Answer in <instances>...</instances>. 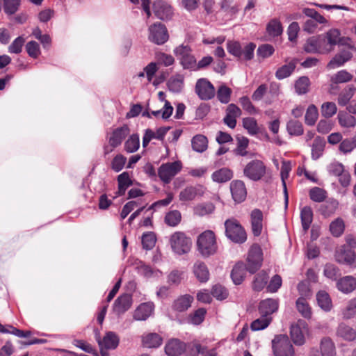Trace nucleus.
<instances>
[{
    "mask_svg": "<svg viewBox=\"0 0 356 356\" xmlns=\"http://www.w3.org/2000/svg\"><path fill=\"white\" fill-rule=\"evenodd\" d=\"M255 48L256 44L253 42L247 43L244 46L238 41L229 40L227 42V51L238 59L243 58L245 60L253 58Z\"/></svg>",
    "mask_w": 356,
    "mask_h": 356,
    "instance_id": "f257e3e1",
    "label": "nucleus"
},
{
    "mask_svg": "<svg viewBox=\"0 0 356 356\" xmlns=\"http://www.w3.org/2000/svg\"><path fill=\"white\" fill-rule=\"evenodd\" d=\"M197 250L204 257L213 254L217 250L216 236L212 231L207 230L199 235L197 241Z\"/></svg>",
    "mask_w": 356,
    "mask_h": 356,
    "instance_id": "f03ea898",
    "label": "nucleus"
},
{
    "mask_svg": "<svg viewBox=\"0 0 356 356\" xmlns=\"http://www.w3.org/2000/svg\"><path fill=\"white\" fill-rule=\"evenodd\" d=\"M226 236L232 242L243 243L247 239L245 229L235 219H228L225 222Z\"/></svg>",
    "mask_w": 356,
    "mask_h": 356,
    "instance_id": "7ed1b4c3",
    "label": "nucleus"
},
{
    "mask_svg": "<svg viewBox=\"0 0 356 356\" xmlns=\"http://www.w3.org/2000/svg\"><path fill=\"white\" fill-rule=\"evenodd\" d=\"M275 356H294V349L286 334L276 335L272 340Z\"/></svg>",
    "mask_w": 356,
    "mask_h": 356,
    "instance_id": "20e7f679",
    "label": "nucleus"
},
{
    "mask_svg": "<svg viewBox=\"0 0 356 356\" xmlns=\"http://www.w3.org/2000/svg\"><path fill=\"white\" fill-rule=\"evenodd\" d=\"M171 248L174 252L181 255L188 253L192 245V241L184 232H176L170 239Z\"/></svg>",
    "mask_w": 356,
    "mask_h": 356,
    "instance_id": "39448f33",
    "label": "nucleus"
},
{
    "mask_svg": "<svg viewBox=\"0 0 356 356\" xmlns=\"http://www.w3.org/2000/svg\"><path fill=\"white\" fill-rule=\"evenodd\" d=\"M309 332L308 324L303 320H298L290 327L291 339L296 346H302L305 343Z\"/></svg>",
    "mask_w": 356,
    "mask_h": 356,
    "instance_id": "423d86ee",
    "label": "nucleus"
},
{
    "mask_svg": "<svg viewBox=\"0 0 356 356\" xmlns=\"http://www.w3.org/2000/svg\"><path fill=\"white\" fill-rule=\"evenodd\" d=\"M182 169V163L180 161L163 163L158 169V175L160 179L165 184H169L173 177Z\"/></svg>",
    "mask_w": 356,
    "mask_h": 356,
    "instance_id": "0eeeda50",
    "label": "nucleus"
},
{
    "mask_svg": "<svg viewBox=\"0 0 356 356\" xmlns=\"http://www.w3.org/2000/svg\"><path fill=\"white\" fill-rule=\"evenodd\" d=\"M174 53L184 69L195 70L197 67L196 59L192 55L191 49L189 46L179 45L175 49Z\"/></svg>",
    "mask_w": 356,
    "mask_h": 356,
    "instance_id": "6e6552de",
    "label": "nucleus"
},
{
    "mask_svg": "<svg viewBox=\"0 0 356 356\" xmlns=\"http://www.w3.org/2000/svg\"><path fill=\"white\" fill-rule=\"evenodd\" d=\"M266 172V167L263 161L255 159L249 162L243 169L244 175L249 179L257 181L260 180Z\"/></svg>",
    "mask_w": 356,
    "mask_h": 356,
    "instance_id": "1a4fd4ad",
    "label": "nucleus"
},
{
    "mask_svg": "<svg viewBox=\"0 0 356 356\" xmlns=\"http://www.w3.org/2000/svg\"><path fill=\"white\" fill-rule=\"evenodd\" d=\"M262 261L263 253L261 248L256 244L252 245L247 257V270L251 274L256 273L261 268Z\"/></svg>",
    "mask_w": 356,
    "mask_h": 356,
    "instance_id": "9d476101",
    "label": "nucleus"
},
{
    "mask_svg": "<svg viewBox=\"0 0 356 356\" xmlns=\"http://www.w3.org/2000/svg\"><path fill=\"white\" fill-rule=\"evenodd\" d=\"M195 92L200 99L204 101L213 99L216 95V89L213 85L205 78L197 79L195 86Z\"/></svg>",
    "mask_w": 356,
    "mask_h": 356,
    "instance_id": "9b49d317",
    "label": "nucleus"
},
{
    "mask_svg": "<svg viewBox=\"0 0 356 356\" xmlns=\"http://www.w3.org/2000/svg\"><path fill=\"white\" fill-rule=\"evenodd\" d=\"M168 33L166 27L161 22L153 24L149 27V40L161 45L164 44L168 40Z\"/></svg>",
    "mask_w": 356,
    "mask_h": 356,
    "instance_id": "f8f14e48",
    "label": "nucleus"
},
{
    "mask_svg": "<svg viewBox=\"0 0 356 356\" xmlns=\"http://www.w3.org/2000/svg\"><path fill=\"white\" fill-rule=\"evenodd\" d=\"M351 50H356L353 45H348L347 48H343L332 58L328 63L327 67L330 69H334L343 66L346 63L350 60L353 57Z\"/></svg>",
    "mask_w": 356,
    "mask_h": 356,
    "instance_id": "ddd939ff",
    "label": "nucleus"
},
{
    "mask_svg": "<svg viewBox=\"0 0 356 356\" xmlns=\"http://www.w3.org/2000/svg\"><path fill=\"white\" fill-rule=\"evenodd\" d=\"M323 38L320 35L309 38L304 44L303 49L309 54H327V49L323 44Z\"/></svg>",
    "mask_w": 356,
    "mask_h": 356,
    "instance_id": "4468645a",
    "label": "nucleus"
},
{
    "mask_svg": "<svg viewBox=\"0 0 356 356\" xmlns=\"http://www.w3.org/2000/svg\"><path fill=\"white\" fill-rule=\"evenodd\" d=\"M154 15L161 20L170 19L173 14L172 6L163 0H156L153 3Z\"/></svg>",
    "mask_w": 356,
    "mask_h": 356,
    "instance_id": "2eb2a0df",
    "label": "nucleus"
},
{
    "mask_svg": "<svg viewBox=\"0 0 356 356\" xmlns=\"http://www.w3.org/2000/svg\"><path fill=\"white\" fill-rule=\"evenodd\" d=\"M129 133L130 129L129 126L127 124H124L122 127L115 129L108 138L110 146L113 148L118 147Z\"/></svg>",
    "mask_w": 356,
    "mask_h": 356,
    "instance_id": "dca6fc26",
    "label": "nucleus"
},
{
    "mask_svg": "<svg viewBox=\"0 0 356 356\" xmlns=\"http://www.w3.org/2000/svg\"><path fill=\"white\" fill-rule=\"evenodd\" d=\"M119 341L120 339L115 332L111 331L106 332L102 339L98 340V343L100 346L102 356L106 355V353H104V349H115L119 344Z\"/></svg>",
    "mask_w": 356,
    "mask_h": 356,
    "instance_id": "f3484780",
    "label": "nucleus"
},
{
    "mask_svg": "<svg viewBox=\"0 0 356 356\" xmlns=\"http://www.w3.org/2000/svg\"><path fill=\"white\" fill-rule=\"evenodd\" d=\"M230 191L234 202L240 203L245 200L247 195V191L243 181H232L230 184Z\"/></svg>",
    "mask_w": 356,
    "mask_h": 356,
    "instance_id": "a211bd4d",
    "label": "nucleus"
},
{
    "mask_svg": "<svg viewBox=\"0 0 356 356\" xmlns=\"http://www.w3.org/2000/svg\"><path fill=\"white\" fill-rule=\"evenodd\" d=\"M154 305L152 302L141 303L135 309L133 318L135 321H145L153 313Z\"/></svg>",
    "mask_w": 356,
    "mask_h": 356,
    "instance_id": "6ab92c4d",
    "label": "nucleus"
},
{
    "mask_svg": "<svg viewBox=\"0 0 356 356\" xmlns=\"http://www.w3.org/2000/svg\"><path fill=\"white\" fill-rule=\"evenodd\" d=\"M323 38V44L327 49V53L334 49L335 45L340 42L341 33L337 29L329 30L325 34L320 35Z\"/></svg>",
    "mask_w": 356,
    "mask_h": 356,
    "instance_id": "aec40b11",
    "label": "nucleus"
},
{
    "mask_svg": "<svg viewBox=\"0 0 356 356\" xmlns=\"http://www.w3.org/2000/svg\"><path fill=\"white\" fill-rule=\"evenodd\" d=\"M186 350V343L179 339H172L165 346V352L168 356H179Z\"/></svg>",
    "mask_w": 356,
    "mask_h": 356,
    "instance_id": "412c9836",
    "label": "nucleus"
},
{
    "mask_svg": "<svg viewBox=\"0 0 356 356\" xmlns=\"http://www.w3.org/2000/svg\"><path fill=\"white\" fill-rule=\"evenodd\" d=\"M278 307V300L273 298H267L260 302L259 305V312L261 315L270 316L272 314L277 311Z\"/></svg>",
    "mask_w": 356,
    "mask_h": 356,
    "instance_id": "4be33fe9",
    "label": "nucleus"
},
{
    "mask_svg": "<svg viewBox=\"0 0 356 356\" xmlns=\"http://www.w3.org/2000/svg\"><path fill=\"white\" fill-rule=\"evenodd\" d=\"M132 305L131 296L124 293L119 296L114 302L113 310L118 314H121L127 312Z\"/></svg>",
    "mask_w": 356,
    "mask_h": 356,
    "instance_id": "5701e85b",
    "label": "nucleus"
},
{
    "mask_svg": "<svg viewBox=\"0 0 356 356\" xmlns=\"http://www.w3.org/2000/svg\"><path fill=\"white\" fill-rule=\"evenodd\" d=\"M252 232L254 236H259L263 229V213L259 209H254L251 212Z\"/></svg>",
    "mask_w": 356,
    "mask_h": 356,
    "instance_id": "b1692460",
    "label": "nucleus"
},
{
    "mask_svg": "<svg viewBox=\"0 0 356 356\" xmlns=\"http://www.w3.org/2000/svg\"><path fill=\"white\" fill-rule=\"evenodd\" d=\"M291 170V163L289 161H283L281 167V179L283 186V192L284 195V203L285 207L286 208L289 202V195L287 191V187L286 184V179H288L289 173Z\"/></svg>",
    "mask_w": 356,
    "mask_h": 356,
    "instance_id": "393cba45",
    "label": "nucleus"
},
{
    "mask_svg": "<svg viewBox=\"0 0 356 356\" xmlns=\"http://www.w3.org/2000/svg\"><path fill=\"white\" fill-rule=\"evenodd\" d=\"M337 289L343 293H350L356 289V278L348 275L341 278L337 283Z\"/></svg>",
    "mask_w": 356,
    "mask_h": 356,
    "instance_id": "a878e982",
    "label": "nucleus"
},
{
    "mask_svg": "<svg viewBox=\"0 0 356 356\" xmlns=\"http://www.w3.org/2000/svg\"><path fill=\"white\" fill-rule=\"evenodd\" d=\"M335 257L337 262L350 265L353 263L355 255V252L349 247H347L338 250L336 252Z\"/></svg>",
    "mask_w": 356,
    "mask_h": 356,
    "instance_id": "bb28decb",
    "label": "nucleus"
},
{
    "mask_svg": "<svg viewBox=\"0 0 356 356\" xmlns=\"http://www.w3.org/2000/svg\"><path fill=\"white\" fill-rule=\"evenodd\" d=\"M356 92V87L353 84L347 85L339 94L337 102L339 106H346Z\"/></svg>",
    "mask_w": 356,
    "mask_h": 356,
    "instance_id": "cd10ccee",
    "label": "nucleus"
},
{
    "mask_svg": "<svg viewBox=\"0 0 356 356\" xmlns=\"http://www.w3.org/2000/svg\"><path fill=\"white\" fill-rule=\"evenodd\" d=\"M246 271V266L243 262H238L234 265L231 272V278L236 285L242 283Z\"/></svg>",
    "mask_w": 356,
    "mask_h": 356,
    "instance_id": "c85d7f7f",
    "label": "nucleus"
},
{
    "mask_svg": "<svg viewBox=\"0 0 356 356\" xmlns=\"http://www.w3.org/2000/svg\"><path fill=\"white\" fill-rule=\"evenodd\" d=\"M193 301V297L189 294L180 296L173 302L172 307L175 311L182 312L187 310Z\"/></svg>",
    "mask_w": 356,
    "mask_h": 356,
    "instance_id": "c756f323",
    "label": "nucleus"
},
{
    "mask_svg": "<svg viewBox=\"0 0 356 356\" xmlns=\"http://www.w3.org/2000/svg\"><path fill=\"white\" fill-rule=\"evenodd\" d=\"M337 334L348 341H352L356 339V330L343 323L339 325Z\"/></svg>",
    "mask_w": 356,
    "mask_h": 356,
    "instance_id": "7c9ffc66",
    "label": "nucleus"
},
{
    "mask_svg": "<svg viewBox=\"0 0 356 356\" xmlns=\"http://www.w3.org/2000/svg\"><path fill=\"white\" fill-rule=\"evenodd\" d=\"M312 146V158L314 160L318 159L323 154L325 140L321 136H316Z\"/></svg>",
    "mask_w": 356,
    "mask_h": 356,
    "instance_id": "2f4dec72",
    "label": "nucleus"
},
{
    "mask_svg": "<svg viewBox=\"0 0 356 356\" xmlns=\"http://www.w3.org/2000/svg\"><path fill=\"white\" fill-rule=\"evenodd\" d=\"M233 177V171L228 168H222L213 172L211 178L217 183H224Z\"/></svg>",
    "mask_w": 356,
    "mask_h": 356,
    "instance_id": "473e14b6",
    "label": "nucleus"
},
{
    "mask_svg": "<svg viewBox=\"0 0 356 356\" xmlns=\"http://www.w3.org/2000/svg\"><path fill=\"white\" fill-rule=\"evenodd\" d=\"M193 273L197 279L201 282L209 280V273L206 264L202 261H197L193 266Z\"/></svg>",
    "mask_w": 356,
    "mask_h": 356,
    "instance_id": "72a5a7b5",
    "label": "nucleus"
},
{
    "mask_svg": "<svg viewBox=\"0 0 356 356\" xmlns=\"http://www.w3.org/2000/svg\"><path fill=\"white\" fill-rule=\"evenodd\" d=\"M266 33L271 37H278L283 33V27L281 22L277 19L273 18L270 19L266 25Z\"/></svg>",
    "mask_w": 356,
    "mask_h": 356,
    "instance_id": "f704fd0d",
    "label": "nucleus"
},
{
    "mask_svg": "<svg viewBox=\"0 0 356 356\" xmlns=\"http://www.w3.org/2000/svg\"><path fill=\"white\" fill-rule=\"evenodd\" d=\"M191 145L195 152H204L208 147L207 138L202 134H197L192 138Z\"/></svg>",
    "mask_w": 356,
    "mask_h": 356,
    "instance_id": "c9c22d12",
    "label": "nucleus"
},
{
    "mask_svg": "<svg viewBox=\"0 0 356 356\" xmlns=\"http://www.w3.org/2000/svg\"><path fill=\"white\" fill-rule=\"evenodd\" d=\"M118 191L116 193L117 195L121 196L124 195L127 189L132 185L128 172H124L118 177Z\"/></svg>",
    "mask_w": 356,
    "mask_h": 356,
    "instance_id": "e433bc0d",
    "label": "nucleus"
},
{
    "mask_svg": "<svg viewBox=\"0 0 356 356\" xmlns=\"http://www.w3.org/2000/svg\"><path fill=\"white\" fill-rule=\"evenodd\" d=\"M300 218L302 229L307 232L313 220V211L310 207L305 206L301 209Z\"/></svg>",
    "mask_w": 356,
    "mask_h": 356,
    "instance_id": "4c0bfd02",
    "label": "nucleus"
},
{
    "mask_svg": "<svg viewBox=\"0 0 356 356\" xmlns=\"http://www.w3.org/2000/svg\"><path fill=\"white\" fill-rule=\"evenodd\" d=\"M162 341V338L156 333H149L143 337V346L149 348L159 347Z\"/></svg>",
    "mask_w": 356,
    "mask_h": 356,
    "instance_id": "58836bf2",
    "label": "nucleus"
},
{
    "mask_svg": "<svg viewBox=\"0 0 356 356\" xmlns=\"http://www.w3.org/2000/svg\"><path fill=\"white\" fill-rule=\"evenodd\" d=\"M296 67V62L294 60L290 61L289 63L279 67L275 72V77L282 80L289 77L294 71Z\"/></svg>",
    "mask_w": 356,
    "mask_h": 356,
    "instance_id": "ea45409f",
    "label": "nucleus"
},
{
    "mask_svg": "<svg viewBox=\"0 0 356 356\" xmlns=\"http://www.w3.org/2000/svg\"><path fill=\"white\" fill-rule=\"evenodd\" d=\"M320 348L322 356H336L335 346L331 339H322Z\"/></svg>",
    "mask_w": 356,
    "mask_h": 356,
    "instance_id": "a19ab883",
    "label": "nucleus"
},
{
    "mask_svg": "<svg viewBox=\"0 0 356 356\" xmlns=\"http://www.w3.org/2000/svg\"><path fill=\"white\" fill-rule=\"evenodd\" d=\"M337 118L340 126L344 128H353L356 125V118L346 113L340 111L338 113Z\"/></svg>",
    "mask_w": 356,
    "mask_h": 356,
    "instance_id": "79ce46f5",
    "label": "nucleus"
},
{
    "mask_svg": "<svg viewBox=\"0 0 356 356\" xmlns=\"http://www.w3.org/2000/svg\"><path fill=\"white\" fill-rule=\"evenodd\" d=\"M167 85L170 91L174 93H179L184 87V78L180 74L172 76L168 80Z\"/></svg>",
    "mask_w": 356,
    "mask_h": 356,
    "instance_id": "37998d69",
    "label": "nucleus"
},
{
    "mask_svg": "<svg viewBox=\"0 0 356 356\" xmlns=\"http://www.w3.org/2000/svg\"><path fill=\"white\" fill-rule=\"evenodd\" d=\"M316 300L318 306L325 312L331 309L332 305L329 294L324 291H320L316 294Z\"/></svg>",
    "mask_w": 356,
    "mask_h": 356,
    "instance_id": "c03bdc74",
    "label": "nucleus"
},
{
    "mask_svg": "<svg viewBox=\"0 0 356 356\" xmlns=\"http://www.w3.org/2000/svg\"><path fill=\"white\" fill-rule=\"evenodd\" d=\"M0 332L5 334H12L15 336H17L19 338H26L31 336V332L30 331L24 332L23 330H19L13 325H3L0 323Z\"/></svg>",
    "mask_w": 356,
    "mask_h": 356,
    "instance_id": "a18cd8bd",
    "label": "nucleus"
},
{
    "mask_svg": "<svg viewBox=\"0 0 356 356\" xmlns=\"http://www.w3.org/2000/svg\"><path fill=\"white\" fill-rule=\"evenodd\" d=\"M243 126L250 136H256L260 132L257 122L254 118L248 117L243 118Z\"/></svg>",
    "mask_w": 356,
    "mask_h": 356,
    "instance_id": "49530a36",
    "label": "nucleus"
},
{
    "mask_svg": "<svg viewBox=\"0 0 356 356\" xmlns=\"http://www.w3.org/2000/svg\"><path fill=\"white\" fill-rule=\"evenodd\" d=\"M140 147L139 136L137 134L131 135L124 143V150L128 153L136 152Z\"/></svg>",
    "mask_w": 356,
    "mask_h": 356,
    "instance_id": "de8ad7c7",
    "label": "nucleus"
},
{
    "mask_svg": "<svg viewBox=\"0 0 356 356\" xmlns=\"http://www.w3.org/2000/svg\"><path fill=\"white\" fill-rule=\"evenodd\" d=\"M135 269L138 274L145 277L149 278L154 275H156L159 271H154L149 266L146 265L141 261H139L135 264Z\"/></svg>",
    "mask_w": 356,
    "mask_h": 356,
    "instance_id": "09e8293b",
    "label": "nucleus"
},
{
    "mask_svg": "<svg viewBox=\"0 0 356 356\" xmlns=\"http://www.w3.org/2000/svg\"><path fill=\"white\" fill-rule=\"evenodd\" d=\"M236 147L234 149L236 155L245 156L248 154L247 148L249 145V140L244 136H238L236 138Z\"/></svg>",
    "mask_w": 356,
    "mask_h": 356,
    "instance_id": "8fccbe9b",
    "label": "nucleus"
},
{
    "mask_svg": "<svg viewBox=\"0 0 356 356\" xmlns=\"http://www.w3.org/2000/svg\"><path fill=\"white\" fill-rule=\"evenodd\" d=\"M296 307L304 318H310L312 317V310L306 298L302 297L298 298L296 300Z\"/></svg>",
    "mask_w": 356,
    "mask_h": 356,
    "instance_id": "3c124183",
    "label": "nucleus"
},
{
    "mask_svg": "<svg viewBox=\"0 0 356 356\" xmlns=\"http://www.w3.org/2000/svg\"><path fill=\"white\" fill-rule=\"evenodd\" d=\"M286 129L291 136H301L303 132V126L298 120H291L286 124Z\"/></svg>",
    "mask_w": 356,
    "mask_h": 356,
    "instance_id": "603ef678",
    "label": "nucleus"
},
{
    "mask_svg": "<svg viewBox=\"0 0 356 356\" xmlns=\"http://www.w3.org/2000/svg\"><path fill=\"white\" fill-rule=\"evenodd\" d=\"M197 186H189L186 187L179 193V200L182 202L193 200L197 195Z\"/></svg>",
    "mask_w": 356,
    "mask_h": 356,
    "instance_id": "864d4df0",
    "label": "nucleus"
},
{
    "mask_svg": "<svg viewBox=\"0 0 356 356\" xmlns=\"http://www.w3.org/2000/svg\"><path fill=\"white\" fill-rule=\"evenodd\" d=\"M268 274L265 271H261L256 275L252 283V288L254 291H260L267 284Z\"/></svg>",
    "mask_w": 356,
    "mask_h": 356,
    "instance_id": "5fc2aeb1",
    "label": "nucleus"
},
{
    "mask_svg": "<svg viewBox=\"0 0 356 356\" xmlns=\"http://www.w3.org/2000/svg\"><path fill=\"white\" fill-rule=\"evenodd\" d=\"M272 321L271 316L261 315V317L253 321L250 327L253 331H259L266 328Z\"/></svg>",
    "mask_w": 356,
    "mask_h": 356,
    "instance_id": "6e6d98bb",
    "label": "nucleus"
},
{
    "mask_svg": "<svg viewBox=\"0 0 356 356\" xmlns=\"http://www.w3.org/2000/svg\"><path fill=\"white\" fill-rule=\"evenodd\" d=\"M318 112L316 106L314 104L309 105L305 116V123L309 126L314 125L318 119Z\"/></svg>",
    "mask_w": 356,
    "mask_h": 356,
    "instance_id": "4d7b16f0",
    "label": "nucleus"
},
{
    "mask_svg": "<svg viewBox=\"0 0 356 356\" xmlns=\"http://www.w3.org/2000/svg\"><path fill=\"white\" fill-rule=\"evenodd\" d=\"M353 76L346 70H341L337 72L331 79L332 83H343L350 81Z\"/></svg>",
    "mask_w": 356,
    "mask_h": 356,
    "instance_id": "13d9d810",
    "label": "nucleus"
},
{
    "mask_svg": "<svg viewBox=\"0 0 356 356\" xmlns=\"http://www.w3.org/2000/svg\"><path fill=\"white\" fill-rule=\"evenodd\" d=\"M181 219V213L178 210H172L166 213L165 222L170 227H175L180 222Z\"/></svg>",
    "mask_w": 356,
    "mask_h": 356,
    "instance_id": "bf43d9fd",
    "label": "nucleus"
},
{
    "mask_svg": "<svg viewBox=\"0 0 356 356\" xmlns=\"http://www.w3.org/2000/svg\"><path fill=\"white\" fill-rule=\"evenodd\" d=\"M309 79L307 76H301L295 83V90L298 95L306 94L309 90Z\"/></svg>",
    "mask_w": 356,
    "mask_h": 356,
    "instance_id": "052dcab7",
    "label": "nucleus"
},
{
    "mask_svg": "<svg viewBox=\"0 0 356 356\" xmlns=\"http://www.w3.org/2000/svg\"><path fill=\"white\" fill-rule=\"evenodd\" d=\"M356 315V298L350 299L342 310V316L345 319H350Z\"/></svg>",
    "mask_w": 356,
    "mask_h": 356,
    "instance_id": "680f3d73",
    "label": "nucleus"
},
{
    "mask_svg": "<svg viewBox=\"0 0 356 356\" xmlns=\"http://www.w3.org/2000/svg\"><path fill=\"white\" fill-rule=\"evenodd\" d=\"M20 0H4L3 10L8 15H12L17 13L20 6Z\"/></svg>",
    "mask_w": 356,
    "mask_h": 356,
    "instance_id": "e2e57ef3",
    "label": "nucleus"
},
{
    "mask_svg": "<svg viewBox=\"0 0 356 356\" xmlns=\"http://www.w3.org/2000/svg\"><path fill=\"white\" fill-rule=\"evenodd\" d=\"M232 90L225 85L220 86L217 92V98L222 104H227L230 100Z\"/></svg>",
    "mask_w": 356,
    "mask_h": 356,
    "instance_id": "0e129e2a",
    "label": "nucleus"
},
{
    "mask_svg": "<svg viewBox=\"0 0 356 356\" xmlns=\"http://www.w3.org/2000/svg\"><path fill=\"white\" fill-rule=\"evenodd\" d=\"M156 241V236L153 232H147L142 236V245L145 250H152L154 247Z\"/></svg>",
    "mask_w": 356,
    "mask_h": 356,
    "instance_id": "69168bd1",
    "label": "nucleus"
},
{
    "mask_svg": "<svg viewBox=\"0 0 356 356\" xmlns=\"http://www.w3.org/2000/svg\"><path fill=\"white\" fill-rule=\"evenodd\" d=\"M345 225L342 219L337 218L332 221L330 225V230L334 236H341L344 231Z\"/></svg>",
    "mask_w": 356,
    "mask_h": 356,
    "instance_id": "338daca9",
    "label": "nucleus"
},
{
    "mask_svg": "<svg viewBox=\"0 0 356 356\" xmlns=\"http://www.w3.org/2000/svg\"><path fill=\"white\" fill-rule=\"evenodd\" d=\"M207 349L206 346H202L199 343L186 345V350L184 353L186 356H198L199 354L204 353Z\"/></svg>",
    "mask_w": 356,
    "mask_h": 356,
    "instance_id": "774afa93",
    "label": "nucleus"
}]
</instances>
